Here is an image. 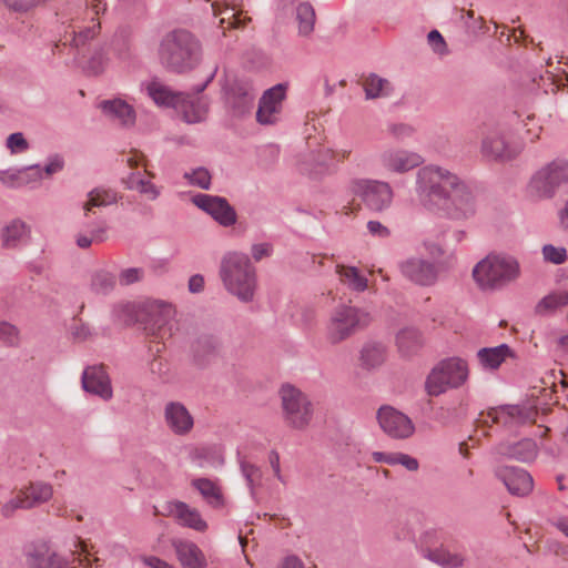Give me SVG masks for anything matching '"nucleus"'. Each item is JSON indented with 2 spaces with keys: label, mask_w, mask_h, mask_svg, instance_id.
<instances>
[{
  "label": "nucleus",
  "mask_w": 568,
  "mask_h": 568,
  "mask_svg": "<svg viewBox=\"0 0 568 568\" xmlns=\"http://www.w3.org/2000/svg\"><path fill=\"white\" fill-rule=\"evenodd\" d=\"M378 164L388 173L406 174L418 169L415 181L416 201L427 211H460L475 209L470 186L456 173L435 164L420 165L424 158L416 151L387 146L378 154Z\"/></svg>",
  "instance_id": "f257e3e1"
},
{
  "label": "nucleus",
  "mask_w": 568,
  "mask_h": 568,
  "mask_svg": "<svg viewBox=\"0 0 568 568\" xmlns=\"http://www.w3.org/2000/svg\"><path fill=\"white\" fill-rule=\"evenodd\" d=\"M219 274L227 293L242 303L254 301L257 275L247 254L236 251L225 253L221 260Z\"/></svg>",
  "instance_id": "f03ea898"
},
{
  "label": "nucleus",
  "mask_w": 568,
  "mask_h": 568,
  "mask_svg": "<svg viewBox=\"0 0 568 568\" xmlns=\"http://www.w3.org/2000/svg\"><path fill=\"white\" fill-rule=\"evenodd\" d=\"M372 322L373 314L367 307L341 303L331 311L325 323V341L332 346L339 345L366 329Z\"/></svg>",
  "instance_id": "7ed1b4c3"
},
{
  "label": "nucleus",
  "mask_w": 568,
  "mask_h": 568,
  "mask_svg": "<svg viewBox=\"0 0 568 568\" xmlns=\"http://www.w3.org/2000/svg\"><path fill=\"white\" fill-rule=\"evenodd\" d=\"M424 248L432 260L419 255L409 256L399 263V271L407 281L428 287L435 285L440 273L449 268L453 255L443 258V247L433 242H425Z\"/></svg>",
  "instance_id": "20e7f679"
},
{
  "label": "nucleus",
  "mask_w": 568,
  "mask_h": 568,
  "mask_svg": "<svg viewBox=\"0 0 568 568\" xmlns=\"http://www.w3.org/2000/svg\"><path fill=\"white\" fill-rule=\"evenodd\" d=\"M159 57L163 64L174 71L191 70L201 59V44L189 31L175 30L161 41Z\"/></svg>",
  "instance_id": "39448f33"
},
{
  "label": "nucleus",
  "mask_w": 568,
  "mask_h": 568,
  "mask_svg": "<svg viewBox=\"0 0 568 568\" xmlns=\"http://www.w3.org/2000/svg\"><path fill=\"white\" fill-rule=\"evenodd\" d=\"M348 213L356 211L382 212L388 210L394 192L388 182L373 179H357L349 184Z\"/></svg>",
  "instance_id": "423d86ee"
},
{
  "label": "nucleus",
  "mask_w": 568,
  "mask_h": 568,
  "mask_svg": "<svg viewBox=\"0 0 568 568\" xmlns=\"http://www.w3.org/2000/svg\"><path fill=\"white\" fill-rule=\"evenodd\" d=\"M519 275V262L509 255H488L473 270L474 280L481 290L503 288Z\"/></svg>",
  "instance_id": "0eeeda50"
},
{
  "label": "nucleus",
  "mask_w": 568,
  "mask_h": 568,
  "mask_svg": "<svg viewBox=\"0 0 568 568\" xmlns=\"http://www.w3.org/2000/svg\"><path fill=\"white\" fill-rule=\"evenodd\" d=\"M106 10L105 0H85L83 4L79 6L70 19L69 29L65 31V41L74 47H80L85 41L94 38L100 30V14Z\"/></svg>",
  "instance_id": "6e6552de"
},
{
  "label": "nucleus",
  "mask_w": 568,
  "mask_h": 568,
  "mask_svg": "<svg viewBox=\"0 0 568 568\" xmlns=\"http://www.w3.org/2000/svg\"><path fill=\"white\" fill-rule=\"evenodd\" d=\"M469 377L468 364L460 357H448L438 362L425 381V390L429 396H439L448 389H457Z\"/></svg>",
  "instance_id": "1a4fd4ad"
},
{
  "label": "nucleus",
  "mask_w": 568,
  "mask_h": 568,
  "mask_svg": "<svg viewBox=\"0 0 568 568\" xmlns=\"http://www.w3.org/2000/svg\"><path fill=\"white\" fill-rule=\"evenodd\" d=\"M278 396L285 425L295 430L308 428L314 417V405L310 397L292 384L282 385Z\"/></svg>",
  "instance_id": "9d476101"
},
{
  "label": "nucleus",
  "mask_w": 568,
  "mask_h": 568,
  "mask_svg": "<svg viewBox=\"0 0 568 568\" xmlns=\"http://www.w3.org/2000/svg\"><path fill=\"white\" fill-rule=\"evenodd\" d=\"M568 182V159L557 158L541 166L531 178L528 196L532 201L551 199L557 189Z\"/></svg>",
  "instance_id": "9b49d317"
},
{
  "label": "nucleus",
  "mask_w": 568,
  "mask_h": 568,
  "mask_svg": "<svg viewBox=\"0 0 568 568\" xmlns=\"http://www.w3.org/2000/svg\"><path fill=\"white\" fill-rule=\"evenodd\" d=\"M148 332L160 341L173 337L180 331L175 307L168 302L155 300L146 305Z\"/></svg>",
  "instance_id": "f8f14e48"
},
{
  "label": "nucleus",
  "mask_w": 568,
  "mask_h": 568,
  "mask_svg": "<svg viewBox=\"0 0 568 568\" xmlns=\"http://www.w3.org/2000/svg\"><path fill=\"white\" fill-rule=\"evenodd\" d=\"M149 97L158 104L175 108L187 123H197L206 118V109L202 103L197 104L196 111L190 113L185 106V98L183 93H174L168 87L160 82H151L146 87Z\"/></svg>",
  "instance_id": "ddd939ff"
},
{
  "label": "nucleus",
  "mask_w": 568,
  "mask_h": 568,
  "mask_svg": "<svg viewBox=\"0 0 568 568\" xmlns=\"http://www.w3.org/2000/svg\"><path fill=\"white\" fill-rule=\"evenodd\" d=\"M376 417L382 430L390 438L406 439L415 433L412 419L392 406H382Z\"/></svg>",
  "instance_id": "4468645a"
},
{
  "label": "nucleus",
  "mask_w": 568,
  "mask_h": 568,
  "mask_svg": "<svg viewBox=\"0 0 568 568\" xmlns=\"http://www.w3.org/2000/svg\"><path fill=\"white\" fill-rule=\"evenodd\" d=\"M163 422L175 436H187L195 425L194 416L186 405L180 400H168L164 404Z\"/></svg>",
  "instance_id": "2eb2a0df"
},
{
  "label": "nucleus",
  "mask_w": 568,
  "mask_h": 568,
  "mask_svg": "<svg viewBox=\"0 0 568 568\" xmlns=\"http://www.w3.org/2000/svg\"><path fill=\"white\" fill-rule=\"evenodd\" d=\"M82 389L91 395L109 402L113 397V387L110 375L102 365H91L83 369L81 375Z\"/></svg>",
  "instance_id": "dca6fc26"
},
{
  "label": "nucleus",
  "mask_w": 568,
  "mask_h": 568,
  "mask_svg": "<svg viewBox=\"0 0 568 568\" xmlns=\"http://www.w3.org/2000/svg\"><path fill=\"white\" fill-rule=\"evenodd\" d=\"M487 416L491 422L511 428L534 420L536 410L528 404L503 405L491 408Z\"/></svg>",
  "instance_id": "f3484780"
},
{
  "label": "nucleus",
  "mask_w": 568,
  "mask_h": 568,
  "mask_svg": "<svg viewBox=\"0 0 568 568\" xmlns=\"http://www.w3.org/2000/svg\"><path fill=\"white\" fill-rule=\"evenodd\" d=\"M286 87L276 84L262 95L256 112V120L261 124H274L282 112Z\"/></svg>",
  "instance_id": "a211bd4d"
},
{
  "label": "nucleus",
  "mask_w": 568,
  "mask_h": 568,
  "mask_svg": "<svg viewBox=\"0 0 568 568\" xmlns=\"http://www.w3.org/2000/svg\"><path fill=\"white\" fill-rule=\"evenodd\" d=\"M164 510L166 515L173 517L182 527H186L199 532H204L209 527L200 510L184 501H166Z\"/></svg>",
  "instance_id": "6ab92c4d"
},
{
  "label": "nucleus",
  "mask_w": 568,
  "mask_h": 568,
  "mask_svg": "<svg viewBox=\"0 0 568 568\" xmlns=\"http://www.w3.org/2000/svg\"><path fill=\"white\" fill-rule=\"evenodd\" d=\"M495 475L513 495L525 496L532 490V477L523 468L498 466L495 469Z\"/></svg>",
  "instance_id": "aec40b11"
},
{
  "label": "nucleus",
  "mask_w": 568,
  "mask_h": 568,
  "mask_svg": "<svg viewBox=\"0 0 568 568\" xmlns=\"http://www.w3.org/2000/svg\"><path fill=\"white\" fill-rule=\"evenodd\" d=\"M498 457L513 458L519 462H531L538 454V446L534 439L525 438L517 443H500L494 448Z\"/></svg>",
  "instance_id": "412c9836"
},
{
  "label": "nucleus",
  "mask_w": 568,
  "mask_h": 568,
  "mask_svg": "<svg viewBox=\"0 0 568 568\" xmlns=\"http://www.w3.org/2000/svg\"><path fill=\"white\" fill-rule=\"evenodd\" d=\"M481 150L485 155L498 160H507L515 156L518 150L513 149L507 142L503 130H489L483 139Z\"/></svg>",
  "instance_id": "4be33fe9"
},
{
  "label": "nucleus",
  "mask_w": 568,
  "mask_h": 568,
  "mask_svg": "<svg viewBox=\"0 0 568 568\" xmlns=\"http://www.w3.org/2000/svg\"><path fill=\"white\" fill-rule=\"evenodd\" d=\"M191 486L199 491L209 507L222 509L225 506L226 500L217 479L199 477L192 479Z\"/></svg>",
  "instance_id": "5701e85b"
},
{
  "label": "nucleus",
  "mask_w": 568,
  "mask_h": 568,
  "mask_svg": "<svg viewBox=\"0 0 568 568\" xmlns=\"http://www.w3.org/2000/svg\"><path fill=\"white\" fill-rule=\"evenodd\" d=\"M172 545L183 568L206 567L205 556L195 542L186 539H175Z\"/></svg>",
  "instance_id": "b1692460"
},
{
  "label": "nucleus",
  "mask_w": 568,
  "mask_h": 568,
  "mask_svg": "<svg viewBox=\"0 0 568 568\" xmlns=\"http://www.w3.org/2000/svg\"><path fill=\"white\" fill-rule=\"evenodd\" d=\"M387 348L377 341H366L358 352L359 367L366 372L378 369L386 361Z\"/></svg>",
  "instance_id": "393cba45"
},
{
  "label": "nucleus",
  "mask_w": 568,
  "mask_h": 568,
  "mask_svg": "<svg viewBox=\"0 0 568 568\" xmlns=\"http://www.w3.org/2000/svg\"><path fill=\"white\" fill-rule=\"evenodd\" d=\"M190 462L199 468H220L224 465V450L220 445H205L193 448Z\"/></svg>",
  "instance_id": "a878e982"
},
{
  "label": "nucleus",
  "mask_w": 568,
  "mask_h": 568,
  "mask_svg": "<svg viewBox=\"0 0 568 568\" xmlns=\"http://www.w3.org/2000/svg\"><path fill=\"white\" fill-rule=\"evenodd\" d=\"M215 17H220V27L223 30L242 28L250 20L240 7L222 3L219 0L212 2Z\"/></svg>",
  "instance_id": "bb28decb"
},
{
  "label": "nucleus",
  "mask_w": 568,
  "mask_h": 568,
  "mask_svg": "<svg viewBox=\"0 0 568 568\" xmlns=\"http://www.w3.org/2000/svg\"><path fill=\"white\" fill-rule=\"evenodd\" d=\"M100 108L105 116L123 126H131L135 122V111L124 100H105L100 103Z\"/></svg>",
  "instance_id": "cd10ccee"
},
{
  "label": "nucleus",
  "mask_w": 568,
  "mask_h": 568,
  "mask_svg": "<svg viewBox=\"0 0 568 568\" xmlns=\"http://www.w3.org/2000/svg\"><path fill=\"white\" fill-rule=\"evenodd\" d=\"M109 223L102 216H95L85 223V229L77 235V244L81 248L89 247L93 242H102L106 237Z\"/></svg>",
  "instance_id": "c85d7f7f"
},
{
  "label": "nucleus",
  "mask_w": 568,
  "mask_h": 568,
  "mask_svg": "<svg viewBox=\"0 0 568 568\" xmlns=\"http://www.w3.org/2000/svg\"><path fill=\"white\" fill-rule=\"evenodd\" d=\"M227 101L239 113L246 112L254 101V89L250 82L236 81L230 91Z\"/></svg>",
  "instance_id": "c756f323"
},
{
  "label": "nucleus",
  "mask_w": 568,
  "mask_h": 568,
  "mask_svg": "<svg viewBox=\"0 0 568 568\" xmlns=\"http://www.w3.org/2000/svg\"><path fill=\"white\" fill-rule=\"evenodd\" d=\"M509 356H511V349L507 344L484 347L477 352L480 366L487 371L497 369Z\"/></svg>",
  "instance_id": "7c9ffc66"
},
{
  "label": "nucleus",
  "mask_w": 568,
  "mask_h": 568,
  "mask_svg": "<svg viewBox=\"0 0 568 568\" xmlns=\"http://www.w3.org/2000/svg\"><path fill=\"white\" fill-rule=\"evenodd\" d=\"M361 84L367 100L386 98L393 91L390 82L375 73L362 77Z\"/></svg>",
  "instance_id": "2f4dec72"
},
{
  "label": "nucleus",
  "mask_w": 568,
  "mask_h": 568,
  "mask_svg": "<svg viewBox=\"0 0 568 568\" xmlns=\"http://www.w3.org/2000/svg\"><path fill=\"white\" fill-rule=\"evenodd\" d=\"M337 274L341 282L352 292L362 293L368 286V280L355 266L338 265Z\"/></svg>",
  "instance_id": "473e14b6"
},
{
  "label": "nucleus",
  "mask_w": 568,
  "mask_h": 568,
  "mask_svg": "<svg viewBox=\"0 0 568 568\" xmlns=\"http://www.w3.org/2000/svg\"><path fill=\"white\" fill-rule=\"evenodd\" d=\"M423 556L443 568H459L465 562L463 555L449 552L444 548L426 549Z\"/></svg>",
  "instance_id": "72a5a7b5"
},
{
  "label": "nucleus",
  "mask_w": 568,
  "mask_h": 568,
  "mask_svg": "<svg viewBox=\"0 0 568 568\" xmlns=\"http://www.w3.org/2000/svg\"><path fill=\"white\" fill-rule=\"evenodd\" d=\"M396 344L402 355L409 356L422 346V334L414 327H405L397 333Z\"/></svg>",
  "instance_id": "f704fd0d"
},
{
  "label": "nucleus",
  "mask_w": 568,
  "mask_h": 568,
  "mask_svg": "<svg viewBox=\"0 0 568 568\" xmlns=\"http://www.w3.org/2000/svg\"><path fill=\"white\" fill-rule=\"evenodd\" d=\"M197 209L205 213H234L224 197L209 194H197L192 199Z\"/></svg>",
  "instance_id": "c9c22d12"
},
{
  "label": "nucleus",
  "mask_w": 568,
  "mask_h": 568,
  "mask_svg": "<svg viewBox=\"0 0 568 568\" xmlns=\"http://www.w3.org/2000/svg\"><path fill=\"white\" fill-rule=\"evenodd\" d=\"M118 201V195L109 189L97 187L89 193L88 200L84 202L83 209L91 211L92 209H108Z\"/></svg>",
  "instance_id": "e433bc0d"
},
{
  "label": "nucleus",
  "mask_w": 568,
  "mask_h": 568,
  "mask_svg": "<svg viewBox=\"0 0 568 568\" xmlns=\"http://www.w3.org/2000/svg\"><path fill=\"white\" fill-rule=\"evenodd\" d=\"M566 305H568V291L554 292L537 303L535 312L540 316H547Z\"/></svg>",
  "instance_id": "4c0bfd02"
},
{
  "label": "nucleus",
  "mask_w": 568,
  "mask_h": 568,
  "mask_svg": "<svg viewBox=\"0 0 568 568\" xmlns=\"http://www.w3.org/2000/svg\"><path fill=\"white\" fill-rule=\"evenodd\" d=\"M31 568H71L67 558L55 551L47 550L34 554L30 559Z\"/></svg>",
  "instance_id": "58836bf2"
},
{
  "label": "nucleus",
  "mask_w": 568,
  "mask_h": 568,
  "mask_svg": "<svg viewBox=\"0 0 568 568\" xmlns=\"http://www.w3.org/2000/svg\"><path fill=\"white\" fill-rule=\"evenodd\" d=\"M29 233L28 227L21 220H13L3 229L2 241L6 247H16L24 242Z\"/></svg>",
  "instance_id": "ea45409f"
},
{
  "label": "nucleus",
  "mask_w": 568,
  "mask_h": 568,
  "mask_svg": "<svg viewBox=\"0 0 568 568\" xmlns=\"http://www.w3.org/2000/svg\"><path fill=\"white\" fill-rule=\"evenodd\" d=\"M53 490L51 485L45 483H34L22 490V495L27 498V503L24 505L30 506L31 508L48 501L52 497Z\"/></svg>",
  "instance_id": "a19ab883"
},
{
  "label": "nucleus",
  "mask_w": 568,
  "mask_h": 568,
  "mask_svg": "<svg viewBox=\"0 0 568 568\" xmlns=\"http://www.w3.org/2000/svg\"><path fill=\"white\" fill-rule=\"evenodd\" d=\"M315 19L314 8L310 3L302 2L298 4L296 9V21L301 36L306 37L313 32Z\"/></svg>",
  "instance_id": "79ce46f5"
},
{
  "label": "nucleus",
  "mask_w": 568,
  "mask_h": 568,
  "mask_svg": "<svg viewBox=\"0 0 568 568\" xmlns=\"http://www.w3.org/2000/svg\"><path fill=\"white\" fill-rule=\"evenodd\" d=\"M241 473L246 480V485L250 489V494L253 498L256 495V488L261 486L262 471L261 469L248 462L240 460Z\"/></svg>",
  "instance_id": "37998d69"
},
{
  "label": "nucleus",
  "mask_w": 568,
  "mask_h": 568,
  "mask_svg": "<svg viewBox=\"0 0 568 568\" xmlns=\"http://www.w3.org/2000/svg\"><path fill=\"white\" fill-rule=\"evenodd\" d=\"M128 187L141 193L146 200H154L159 195L158 187L139 174H132L128 180Z\"/></svg>",
  "instance_id": "c03bdc74"
},
{
  "label": "nucleus",
  "mask_w": 568,
  "mask_h": 568,
  "mask_svg": "<svg viewBox=\"0 0 568 568\" xmlns=\"http://www.w3.org/2000/svg\"><path fill=\"white\" fill-rule=\"evenodd\" d=\"M190 185L207 190L211 185V174L205 168H196L186 171L183 175Z\"/></svg>",
  "instance_id": "a18cd8bd"
},
{
  "label": "nucleus",
  "mask_w": 568,
  "mask_h": 568,
  "mask_svg": "<svg viewBox=\"0 0 568 568\" xmlns=\"http://www.w3.org/2000/svg\"><path fill=\"white\" fill-rule=\"evenodd\" d=\"M49 0H1L10 10L17 13H30L45 4Z\"/></svg>",
  "instance_id": "49530a36"
},
{
  "label": "nucleus",
  "mask_w": 568,
  "mask_h": 568,
  "mask_svg": "<svg viewBox=\"0 0 568 568\" xmlns=\"http://www.w3.org/2000/svg\"><path fill=\"white\" fill-rule=\"evenodd\" d=\"M386 131L390 138L397 141L412 139L416 133V129L412 124L404 122H392L387 125Z\"/></svg>",
  "instance_id": "de8ad7c7"
},
{
  "label": "nucleus",
  "mask_w": 568,
  "mask_h": 568,
  "mask_svg": "<svg viewBox=\"0 0 568 568\" xmlns=\"http://www.w3.org/2000/svg\"><path fill=\"white\" fill-rule=\"evenodd\" d=\"M114 284V276L108 272H98L92 278V288L100 294L110 292Z\"/></svg>",
  "instance_id": "09e8293b"
},
{
  "label": "nucleus",
  "mask_w": 568,
  "mask_h": 568,
  "mask_svg": "<svg viewBox=\"0 0 568 568\" xmlns=\"http://www.w3.org/2000/svg\"><path fill=\"white\" fill-rule=\"evenodd\" d=\"M541 252L544 260L552 264H562L567 260V251L562 246L546 244L542 246Z\"/></svg>",
  "instance_id": "8fccbe9b"
},
{
  "label": "nucleus",
  "mask_w": 568,
  "mask_h": 568,
  "mask_svg": "<svg viewBox=\"0 0 568 568\" xmlns=\"http://www.w3.org/2000/svg\"><path fill=\"white\" fill-rule=\"evenodd\" d=\"M214 221L223 227H231L233 234H242L246 225L237 219V215H212Z\"/></svg>",
  "instance_id": "3c124183"
},
{
  "label": "nucleus",
  "mask_w": 568,
  "mask_h": 568,
  "mask_svg": "<svg viewBox=\"0 0 568 568\" xmlns=\"http://www.w3.org/2000/svg\"><path fill=\"white\" fill-rule=\"evenodd\" d=\"M42 178H43V172L39 165L19 170L18 180L20 182V187L29 185L31 183H37Z\"/></svg>",
  "instance_id": "603ef678"
},
{
  "label": "nucleus",
  "mask_w": 568,
  "mask_h": 568,
  "mask_svg": "<svg viewBox=\"0 0 568 568\" xmlns=\"http://www.w3.org/2000/svg\"><path fill=\"white\" fill-rule=\"evenodd\" d=\"M7 148L12 154L22 153L29 149V143L20 132L12 133L7 138Z\"/></svg>",
  "instance_id": "864d4df0"
},
{
  "label": "nucleus",
  "mask_w": 568,
  "mask_h": 568,
  "mask_svg": "<svg viewBox=\"0 0 568 568\" xmlns=\"http://www.w3.org/2000/svg\"><path fill=\"white\" fill-rule=\"evenodd\" d=\"M0 342L6 345L18 343V329L7 322H0Z\"/></svg>",
  "instance_id": "5fc2aeb1"
},
{
  "label": "nucleus",
  "mask_w": 568,
  "mask_h": 568,
  "mask_svg": "<svg viewBox=\"0 0 568 568\" xmlns=\"http://www.w3.org/2000/svg\"><path fill=\"white\" fill-rule=\"evenodd\" d=\"M400 465L408 471H416L419 468L418 460L405 453L396 452L394 457V466Z\"/></svg>",
  "instance_id": "6e6d98bb"
},
{
  "label": "nucleus",
  "mask_w": 568,
  "mask_h": 568,
  "mask_svg": "<svg viewBox=\"0 0 568 568\" xmlns=\"http://www.w3.org/2000/svg\"><path fill=\"white\" fill-rule=\"evenodd\" d=\"M27 503V498L24 497V495H22V493L20 495H18L17 497L10 499L9 501H7L3 507H2V514L6 516V517H9L11 516L14 510L17 509H28V508H31L30 506H27L24 505Z\"/></svg>",
  "instance_id": "4d7b16f0"
},
{
  "label": "nucleus",
  "mask_w": 568,
  "mask_h": 568,
  "mask_svg": "<svg viewBox=\"0 0 568 568\" xmlns=\"http://www.w3.org/2000/svg\"><path fill=\"white\" fill-rule=\"evenodd\" d=\"M427 41L435 53L443 55L447 52L446 42L437 30H433L428 33Z\"/></svg>",
  "instance_id": "13d9d810"
},
{
  "label": "nucleus",
  "mask_w": 568,
  "mask_h": 568,
  "mask_svg": "<svg viewBox=\"0 0 568 568\" xmlns=\"http://www.w3.org/2000/svg\"><path fill=\"white\" fill-rule=\"evenodd\" d=\"M547 523L568 538V515L554 514L547 519Z\"/></svg>",
  "instance_id": "bf43d9fd"
},
{
  "label": "nucleus",
  "mask_w": 568,
  "mask_h": 568,
  "mask_svg": "<svg viewBox=\"0 0 568 568\" xmlns=\"http://www.w3.org/2000/svg\"><path fill=\"white\" fill-rule=\"evenodd\" d=\"M524 125L526 128V139L529 142L536 141L541 132V126L536 122V119L534 115H527V118L524 121Z\"/></svg>",
  "instance_id": "052dcab7"
},
{
  "label": "nucleus",
  "mask_w": 568,
  "mask_h": 568,
  "mask_svg": "<svg viewBox=\"0 0 568 568\" xmlns=\"http://www.w3.org/2000/svg\"><path fill=\"white\" fill-rule=\"evenodd\" d=\"M142 276V271L136 267L123 270L119 275V281L122 285H129L138 282Z\"/></svg>",
  "instance_id": "680f3d73"
},
{
  "label": "nucleus",
  "mask_w": 568,
  "mask_h": 568,
  "mask_svg": "<svg viewBox=\"0 0 568 568\" xmlns=\"http://www.w3.org/2000/svg\"><path fill=\"white\" fill-rule=\"evenodd\" d=\"M272 253V245L270 243H257L253 244L251 248V254L254 261L258 262L264 257L270 256Z\"/></svg>",
  "instance_id": "e2e57ef3"
},
{
  "label": "nucleus",
  "mask_w": 568,
  "mask_h": 568,
  "mask_svg": "<svg viewBox=\"0 0 568 568\" xmlns=\"http://www.w3.org/2000/svg\"><path fill=\"white\" fill-rule=\"evenodd\" d=\"M19 170L0 171V181L9 187H20Z\"/></svg>",
  "instance_id": "0e129e2a"
},
{
  "label": "nucleus",
  "mask_w": 568,
  "mask_h": 568,
  "mask_svg": "<svg viewBox=\"0 0 568 568\" xmlns=\"http://www.w3.org/2000/svg\"><path fill=\"white\" fill-rule=\"evenodd\" d=\"M268 462H270V465H271V468L274 473V476L281 481V483H285V478L283 477L282 473H281V463H280V455L275 450H272L268 455Z\"/></svg>",
  "instance_id": "69168bd1"
},
{
  "label": "nucleus",
  "mask_w": 568,
  "mask_h": 568,
  "mask_svg": "<svg viewBox=\"0 0 568 568\" xmlns=\"http://www.w3.org/2000/svg\"><path fill=\"white\" fill-rule=\"evenodd\" d=\"M71 334L75 341L83 342L91 336V331L87 324H77L71 328Z\"/></svg>",
  "instance_id": "338daca9"
},
{
  "label": "nucleus",
  "mask_w": 568,
  "mask_h": 568,
  "mask_svg": "<svg viewBox=\"0 0 568 568\" xmlns=\"http://www.w3.org/2000/svg\"><path fill=\"white\" fill-rule=\"evenodd\" d=\"M141 560L145 566L151 568H174L169 562L154 556H144L141 558Z\"/></svg>",
  "instance_id": "774afa93"
}]
</instances>
